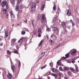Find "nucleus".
<instances>
[{
    "label": "nucleus",
    "mask_w": 79,
    "mask_h": 79,
    "mask_svg": "<svg viewBox=\"0 0 79 79\" xmlns=\"http://www.w3.org/2000/svg\"><path fill=\"white\" fill-rule=\"evenodd\" d=\"M69 54H67L65 55V56H66V58H69Z\"/></svg>",
    "instance_id": "nucleus-36"
},
{
    "label": "nucleus",
    "mask_w": 79,
    "mask_h": 79,
    "mask_svg": "<svg viewBox=\"0 0 79 79\" xmlns=\"http://www.w3.org/2000/svg\"><path fill=\"white\" fill-rule=\"evenodd\" d=\"M45 19V15L43 14L42 15V18L41 19V23H44Z\"/></svg>",
    "instance_id": "nucleus-5"
},
{
    "label": "nucleus",
    "mask_w": 79,
    "mask_h": 79,
    "mask_svg": "<svg viewBox=\"0 0 79 79\" xmlns=\"http://www.w3.org/2000/svg\"><path fill=\"white\" fill-rule=\"evenodd\" d=\"M51 29L50 28H48L46 29V31L48 32V31H50Z\"/></svg>",
    "instance_id": "nucleus-39"
},
{
    "label": "nucleus",
    "mask_w": 79,
    "mask_h": 79,
    "mask_svg": "<svg viewBox=\"0 0 79 79\" xmlns=\"http://www.w3.org/2000/svg\"><path fill=\"white\" fill-rule=\"evenodd\" d=\"M2 76H3V78H4V77H5V75H4V74H2Z\"/></svg>",
    "instance_id": "nucleus-63"
},
{
    "label": "nucleus",
    "mask_w": 79,
    "mask_h": 79,
    "mask_svg": "<svg viewBox=\"0 0 79 79\" xmlns=\"http://www.w3.org/2000/svg\"><path fill=\"white\" fill-rule=\"evenodd\" d=\"M52 70L54 73H56V72H57V70L54 68H53Z\"/></svg>",
    "instance_id": "nucleus-29"
},
{
    "label": "nucleus",
    "mask_w": 79,
    "mask_h": 79,
    "mask_svg": "<svg viewBox=\"0 0 79 79\" xmlns=\"http://www.w3.org/2000/svg\"><path fill=\"white\" fill-rule=\"evenodd\" d=\"M11 52L10 51V50H7V53L8 55H11Z\"/></svg>",
    "instance_id": "nucleus-16"
},
{
    "label": "nucleus",
    "mask_w": 79,
    "mask_h": 79,
    "mask_svg": "<svg viewBox=\"0 0 79 79\" xmlns=\"http://www.w3.org/2000/svg\"><path fill=\"white\" fill-rule=\"evenodd\" d=\"M45 67H46V66H44L43 67H41V69H44V68H45Z\"/></svg>",
    "instance_id": "nucleus-53"
},
{
    "label": "nucleus",
    "mask_w": 79,
    "mask_h": 79,
    "mask_svg": "<svg viewBox=\"0 0 79 79\" xmlns=\"http://www.w3.org/2000/svg\"><path fill=\"white\" fill-rule=\"evenodd\" d=\"M15 10L16 11H18L19 10V6H16L15 7Z\"/></svg>",
    "instance_id": "nucleus-23"
},
{
    "label": "nucleus",
    "mask_w": 79,
    "mask_h": 79,
    "mask_svg": "<svg viewBox=\"0 0 79 79\" xmlns=\"http://www.w3.org/2000/svg\"><path fill=\"white\" fill-rule=\"evenodd\" d=\"M76 71L77 72L79 71V70H78V69H77V68H76Z\"/></svg>",
    "instance_id": "nucleus-56"
},
{
    "label": "nucleus",
    "mask_w": 79,
    "mask_h": 79,
    "mask_svg": "<svg viewBox=\"0 0 79 79\" xmlns=\"http://www.w3.org/2000/svg\"><path fill=\"white\" fill-rule=\"evenodd\" d=\"M49 42L51 45H53V44H54V43L53 42V41L52 40H49Z\"/></svg>",
    "instance_id": "nucleus-22"
},
{
    "label": "nucleus",
    "mask_w": 79,
    "mask_h": 79,
    "mask_svg": "<svg viewBox=\"0 0 79 79\" xmlns=\"http://www.w3.org/2000/svg\"><path fill=\"white\" fill-rule=\"evenodd\" d=\"M10 2L12 4H15V1L14 0H10Z\"/></svg>",
    "instance_id": "nucleus-21"
},
{
    "label": "nucleus",
    "mask_w": 79,
    "mask_h": 79,
    "mask_svg": "<svg viewBox=\"0 0 79 79\" xmlns=\"http://www.w3.org/2000/svg\"><path fill=\"white\" fill-rule=\"evenodd\" d=\"M21 34L23 35H24V34H26V32H25V31H22Z\"/></svg>",
    "instance_id": "nucleus-35"
},
{
    "label": "nucleus",
    "mask_w": 79,
    "mask_h": 79,
    "mask_svg": "<svg viewBox=\"0 0 79 79\" xmlns=\"http://www.w3.org/2000/svg\"><path fill=\"white\" fill-rule=\"evenodd\" d=\"M38 34L39 37H41V34H42V30H41V28H39L38 30Z\"/></svg>",
    "instance_id": "nucleus-4"
},
{
    "label": "nucleus",
    "mask_w": 79,
    "mask_h": 79,
    "mask_svg": "<svg viewBox=\"0 0 79 79\" xmlns=\"http://www.w3.org/2000/svg\"><path fill=\"white\" fill-rule=\"evenodd\" d=\"M33 34L34 35L36 34V31H33Z\"/></svg>",
    "instance_id": "nucleus-52"
},
{
    "label": "nucleus",
    "mask_w": 79,
    "mask_h": 79,
    "mask_svg": "<svg viewBox=\"0 0 79 79\" xmlns=\"http://www.w3.org/2000/svg\"><path fill=\"white\" fill-rule=\"evenodd\" d=\"M30 6L31 7V11L33 13L35 12V3L34 2L31 3Z\"/></svg>",
    "instance_id": "nucleus-1"
},
{
    "label": "nucleus",
    "mask_w": 79,
    "mask_h": 79,
    "mask_svg": "<svg viewBox=\"0 0 79 79\" xmlns=\"http://www.w3.org/2000/svg\"><path fill=\"white\" fill-rule=\"evenodd\" d=\"M10 15L11 16V18H13L15 17V14L13 13V12L12 11H10Z\"/></svg>",
    "instance_id": "nucleus-7"
},
{
    "label": "nucleus",
    "mask_w": 79,
    "mask_h": 79,
    "mask_svg": "<svg viewBox=\"0 0 79 79\" xmlns=\"http://www.w3.org/2000/svg\"><path fill=\"white\" fill-rule=\"evenodd\" d=\"M49 64L51 67H53V63L51 62Z\"/></svg>",
    "instance_id": "nucleus-38"
},
{
    "label": "nucleus",
    "mask_w": 79,
    "mask_h": 79,
    "mask_svg": "<svg viewBox=\"0 0 79 79\" xmlns=\"http://www.w3.org/2000/svg\"><path fill=\"white\" fill-rule=\"evenodd\" d=\"M46 37L47 38V39H48V35H47L46 36Z\"/></svg>",
    "instance_id": "nucleus-57"
},
{
    "label": "nucleus",
    "mask_w": 79,
    "mask_h": 79,
    "mask_svg": "<svg viewBox=\"0 0 79 79\" xmlns=\"http://www.w3.org/2000/svg\"><path fill=\"white\" fill-rule=\"evenodd\" d=\"M3 39V37L2 36H0V41H1Z\"/></svg>",
    "instance_id": "nucleus-44"
},
{
    "label": "nucleus",
    "mask_w": 79,
    "mask_h": 79,
    "mask_svg": "<svg viewBox=\"0 0 79 79\" xmlns=\"http://www.w3.org/2000/svg\"><path fill=\"white\" fill-rule=\"evenodd\" d=\"M42 58V56H41V55L40 54L39 56V60H40V59H41V58Z\"/></svg>",
    "instance_id": "nucleus-42"
},
{
    "label": "nucleus",
    "mask_w": 79,
    "mask_h": 79,
    "mask_svg": "<svg viewBox=\"0 0 79 79\" xmlns=\"http://www.w3.org/2000/svg\"><path fill=\"white\" fill-rule=\"evenodd\" d=\"M68 32V31L66 30V29H64V30L62 31V34L63 35H65V34H66V33Z\"/></svg>",
    "instance_id": "nucleus-8"
},
{
    "label": "nucleus",
    "mask_w": 79,
    "mask_h": 79,
    "mask_svg": "<svg viewBox=\"0 0 79 79\" xmlns=\"http://www.w3.org/2000/svg\"><path fill=\"white\" fill-rule=\"evenodd\" d=\"M57 74L60 76H61V74H60V73L59 72H57Z\"/></svg>",
    "instance_id": "nucleus-37"
},
{
    "label": "nucleus",
    "mask_w": 79,
    "mask_h": 79,
    "mask_svg": "<svg viewBox=\"0 0 79 79\" xmlns=\"http://www.w3.org/2000/svg\"><path fill=\"white\" fill-rule=\"evenodd\" d=\"M51 74H52V73H51V72H48L47 74L48 75H50Z\"/></svg>",
    "instance_id": "nucleus-45"
},
{
    "label": "nucleus",
    "mask_w": 79,
    "mask_h": 79,
    "mask_svg": "<svg viewBox=\"0 0 79 79\" xmlns=\"http://www.w3.org/2000/svg\"><path fill=\"white\" fill-rule=\"evenodd\" d=\"M25 30L26 31H27V32H29V31L27 29V28H25Z\"/></svg>",
    "instance_id": "nucleus-48"
},
{
    "label": "nucleus",
    "mask_w": 79,
    "mask_h": 79,
    "mask_svg": "<svg viewBox=\"0 0 79 79\" xmlns=\"http://www.w3.org/2000/svg\"><path fill=\"white\" fill-rule=\"evenodd\" d=\"M54 19H55V21L57 19V16H54Z\"/></svg>",
    "instance_id": "nucleus-40"
},
{
    "label": "nucleus",
    "mask_w": 79,
    "mask_h": 79,
    "mask_svg": "<svg viewBox=\"0 0 79 79\" xmlns=\"http://www.w3.org/2000/svg\"><path fill=\"white\" fill-rule=\"evenodd\" d=\"M8 15H9L8 14H7L6 15V16H8Z\"/></svg>",
    "instance_id": "nucleus-64"
},
{
    "label": "nucleus",
    "mask_w": 79,
    "mask_h": 79,
    "mask_svg": "<svg viewBox=\"0 0 79 79\" xmlns=\"http://www.w3.org/2000/svg\"><path fill=\"white\" fill-rule=\"evenodd\" d=\"M3 43H2L1 44H0V46L2 47V46H3Z\"/></svg>",
    "instance_id": "nucleus-50"
},
{
    "label": "nucleus",
    "mask_w": 79,
    "mask_h": 79,
    "mask_svg": "<svg viewBox=\"0 0 79 79\" xmlns=\"http://www.w3.org/2000/svg\"><path fill=\"white\" fill-rule=\"evenodd\" d=\"M69 22L70 23H73L72 20H70L69 21Z\"/></svg>",
    "instance_id": "nucleus-60"
},
{
    "label": "nucleus",
    "mask_w": 79,
    "mask_h": 79,
    "mask_svg": "<svg viewBox=\"0 0 79 79\" xmlns=\"http://www.w3.org/2000/svg\"><path fill=\"white\" fill-rule=\"evenodd\" d=\"M40 55H41V56L42 58V57H43V56H44L45 55V52H42Z\"/></svg>",
    "instance_id": "nucleus-31"
},
{
    "label": "nucleus",
    "mask_w": 79,
    "mask_h": 79,
    "mask_svg": "<svg viewBox=\"0 0 79 79\" xmlns=\"http://www.w3.org/2000/svg\"><path fill=\"white\" fill-rule=\"evenodd\" d=\"M72 26H74V25H75V24L74 23H72Z\"/></svg>",
    "instance_id": "nucleus-62"
},
{
    "label": "nucleus",
    "mask_w": 79,
    "mask_h": 79,
    "mask_svg": "<svg viewBox=\"0 0 79 79\" xmlns=\"http://www.w3.org/2000/svg\"><path fill=\"white\" fill-rule=\"evenodd\" d=\"M65 14L67 16H70L71 15V13L68 10H66L65 11Z\"/></svg>",
    "instance_id": "nucleus-3"
},
{
    "label": "nucleus",
    "mask_w": 79,
    "mask_h": 79,
    "mask_svg": "<svg viewBox=\"0 0 79 79\" xmlns=\"http://www.w3.org/2000/svg\"><path fill=\"white\" fill-rule=\"evenodd\" d=\"M64 79H68V77H65L64 78Z\"/></svg>",
    "instance_id": "nucleus-59"
},
{
    "label": "nucleus",
    "mask_w": 79,
    "mask_h": 79,
    "mask_svg": "<svg viewBox=\"0 0 79 79\" xmlns=\"http://www.w3.org/2000/svg\"><path fill=\"white\" fill-rule=\"evenodd\" d=\"M14 53H16V54H18V51L16 50H15L14 52Z\"/></svg>",
    "instance_id": "nucleus-33"
},
{
    "label": "nucleus",
    "mask_w": 79,
    "mask_h": 79,
    "mask_svg": "<svg viewBox=\"0 0 79 79\" xmlns=\"http://www.w3.org/2000/svg\"><path fill=\"white\" fill-rule=\"evenodd\" d=\"M59 69L60 71H63V69L62 68V67H60Z\"/></svg>",
    "instance_id": "nucleus-46"
},
{
    "label": "nucleus",
    "mask_w": 79,
    "mask_h": 79,
    "mask_svg": "<svg viewBox=\"0 0 79 79\" xmlns=\"http://www.w3.org/2000/svg\"><path fill=\"white\" fill-rule=\"evenodd\" d=\"M7 12V10L6 9H4L3 10V13H4V14H5Z\"/></svg>",
    "instance_id": "nucleus-28"
},
{
    "label": "nucleus",
    "mask_w": 79,
    "mask_h": 79,
    "mask_svg": "<svg viewBox=\"0 0 79 79\" xmlns=\"http://www.w3.org/2000/svg\"><path fill=\"white\" fill-rule=\"evenodd\" d=\"M7 77H8L9 79H11L12 75H11V74L8 73V74L7 75Z\"/></svg>",
    "instance_id": "nucleus-13"
},
{
    "label": "nucleus",
    "mask_w": 79,
    "mask_h": 79,
    "mask_svg": "<svg viewBox=\"0 0 79 79\" xmlns=\"http://www.w3.org/2000/svg\"><path fill=\"white\" fill-rule=\"evenodd\" d=\"M72 63H75V61L74 60H72Z\"/></svg>",
    "instance_id": "nucleus-54"
},
{
    "label": "nucleus",
    "mask_w": 79,
    "mask_h": 79,
    "mask_svg": "<svg viewBox=\"0 0 79 79\" xmlns=\"http://www.w3.org/2000/svg\"><path fill=\"white\" fill-rule=\"evenodd\" d=\"M58 64L59 66H63V64L61 63V61L59 60L57 62V65Z\"/></svg>",
    "instance_id": "nucleus-9"
},
{
    "label": "nucleus",
    "mask_w": 79,
    "mask_h": 79,
    "mask_svg": "<svg viewBox=\"0 0 79 79\" xmlns=\"http://www.w3.org/2000/svg\"><path fill=\"white\" fill-rule=\"evenodd\" d=\"M43 42H44V41L43 40H41L40 43L38 44V46H39V47H40V46L41 45H42V44H43Z\"/></svg>",
    "instance_id": "nucleus-18"
},
{
    "label": "nucleus",
    "mask_w": 79,
    "mask_h": 79,
    "mask_svg": "<svg viewBox=\"0 0 79 79\" xmlns=\"http://www.w3.org/2000/svg\"><path fill=\"white\" fill-rule=\"evenodd\" d=\"M67 74H68L69 76H72V72H67Z\"/></svg>",
    "instance_id": "nucleus-17"
},
{
    "label": "nucleus",
    "mask_w": 79,
    "mask_h": 79,
    "mask_svg": "<svg viewBox=\"0 0 79 79\" xmlns=\"http://www.w3.org/2000/svg\"><path fill=\"white\" fill-rule=\"evenodd\" d=\"M19 63L18 67L19 68H20V67L21 66V63L20 62V61H19Z\"/></svg>",
    "instance_id": "nucleus-41"
},
{
    "label": "nucleus",
    "mask_w": 79,
    "mask_h": 79,
    "mask_svg": "<svg viewBox=\"0 0 79 79\" xmlns=\"http://www.w3.org/2000/svg\"><path fill=\"white\" fill-rule=\"evenodd\" d=\"M12 63L11 62V69L13 72L15 71V67L14 65L12 66Z\"/></svg>",
    "instance_id": "nucleus-10"
},
{
    "label": "nucleus",
    "mask_w": 79,
    "mask_h": 79,
    "mask_svg": "<svg viewBox=\"0 0 79 79\" xmlns=\"http://www.w3.org/2000/svg\"><path fill=\"white\" fill-rule=\"evenodd\" d=\"M45 4H44L42 5V6H41V9L42 10H44V8H45Z\"/></svg>",
    "instance_id": "nucleus-14"
},
{
    "label": "nucleus",
    "mask_w": 79,
    "mask_h": 79,
    "mask_svg": "<svg viewBox=\"0 0 79 79\" xmlns=\"http://www.w3.org/2000/svg\"><path fill=\"white\" fill-rule=\"evenodd\" d=\"M69 69V68L67 67H65L64 68V71H66L67 70H68Z\"/></svg>",
    "instance_id": "nucleus-27"
},
{
    "label": "nucleus",
    "mask_w": 79,
    "mask_h": 79,
    "mask_svg": "<svg viewBox=\"0 0 79 79\" xmlns=\"http://www.w3.org/2000/svg\"><path fill=\"white\" fill-rule=\"evenodd\" d=\"M53 29L54 31H58V28L55 27H53Z\"/></svg>",
    "instance_id": "nucleus-24"
},
{
    "label": "nucleus",
    "mask_w": 79,
    "mask_h": 79,
    "mask_svg": "<svg viewBox=\"0 0 79 79\" xmlns=\"http://www.w3.org/2000/svg\"><path fill=\"white\" fill-rule=\"evenodd\" d=\"M61 25L63 27H64L65 25V22H61Z\"/></svg>",
    "instance_id": "nucleus-25"
},
{
    "label": "nucleus",
    "mask_w": 79,
    "mask_h": 79,
    "mask_svg": "<svg viewBox=\"0 0 79 79\" xmlns=\"http://www.w3.org/2000/svg\"><path fill=\"white\" fill-rule=\"evenodd\" d=\"M18 10L19 13H21V12H22V9H21V8L19 9Z\"/></svg>",
    "instance_id": "nucleus-34"
},
{
    "label": "nucleus",
    "mask_w": 79,
    "mask_h": 79,
    "mask_svg": "<svg viewBox=\"0 0 79 79\" xmlns=\"http://www.w3.org/2000/svg\"><path fill=\"white\" fill-rule=\"evenodd\" d=\"M67 62H68V63H71V60H68V61H67Z\"/></svg>",
    "instance_id": "nucleus-55"
},
{
    "label": "nucleus",
    "mask_w": 79,
    "mask_h": 79,
    "mask_svg": "<svg viewBox=\"0 0 79 79\" xmlns=\"http://www.w3.org/2000/svg\"><path fill=\"white\" fill-rule=\"evenodd\" d=\"M70 52H72L71 53V55H74L76 53V50L75 49H73L70 51Z\"/></svg>",
    "instance_id": "nucleus-6"
},
{
    "label": "nucleus",
    "mask_w": 79,
    "mask_h": 79,
    "mask_svg": "<svg viewBox=\"0 0 79 79\" xmlns=\"http://www.w3.org/2000/svg\"><path fill=\"white\" fill-rule=\"evenodd\" d=\"M40 55H41V56L42 58V57H43V56H44L45 55V52H42Z\"/></svg>",
    "instance_id": "nucleus-30"
},
{
    "label": "nucleus",
    "mask_w": 79,
    "mask_h": 79,
    "mask_svg": "<svg viewBox=\"0 0 79 79\" xmlns=\"http://www.w3.org/2000/svg\"><path fill=\"white\" fill-rule=\"evenodd\" d=\"M53 8V10L54 11H55L56 10V6H55V4H54V6Z\"/></svg>",
    "instance_id": "nucleus-26"
},
{
    "label": "nucleus",
    "mask_w": 79,
    "mask_h": 79,
    "mask_svg": "<svg viewBox=\"0 0 79 79\" xmlns=\"http://www.w3.org/2000/svg\"><path fill=\"white\" fill-rule=\"evenodd\" d=\"M19 43H20V44H22L23 42V38H20V40L18 41Z\"/></svg>",
    "instance_id": "nucleus-19"
},
{
    "label": "nucleus",
    "mask_w": 79,
    "mask_h": 79,
    "mask_svg": "<svg viewBox=\"0 0 79 79\" xmlns=\"http://www.w3.org/2000/svg\"><path fill=\"white\" fill-rule=\"evenodd\" d=\"M51 75L53 76H54V77H56L57 76V75L55 73H52Z\"/></svg>",
    "instance_id": "nucleus-32"
},
{
    "label": "nucleus",
    "mask_w": 79,
    "mask_h": 79,
    "mask_svg": "<svg viewBox=\"0 0 79 79\" xmlns=\"http://www.w3.org/2000/svg\"><path fill=\"white\" fill-rule=\"evenodd\" d=\"M55 21H56V20H55V19H54L53 20V23H55Z\"/></svg>",
    "instance_id": "nucleus-61"
},
{
    "label": "nucleus",
    "mask_w": 79,
    "mask_h": 79,
    "mask_svg": "<svg viewBox=\"0 0 79 79\" xmlns=\"http://www.w3.org/2000/svg\"><path fill=\"white\" fill-rule=\"evenodd\" d=\"M1 5L2 7H4L6 5V7L7 9L8 8V4L7 1H2Z\"/></svg>",
    "instance_id": "nucleus-2"
},
{
    "label": "nucleus",
    "mask_w": 79,
    "mask_h": 79,
    "mask_svg": "<svg viewBox=\"0 0 79 79\" xmlns=\"http://www.w3.org/2000/svg\"><path fill=\"white\" fill-rule=\"evenodd\" d=\"M16 39L15 38L12 39L11 40L12 44L14 45V44H15V42H16Z\"/></svg>",
    "instance_id": "nucleus-12"
},
{
    "label": "nucleus",
    "mask_w": 79,
    "mask_h": 79,
    "mask_svg": "<svg viewBox=\"0 0 79 79\" xmlns=\"http://www.w3.org/2000/svg\"><path fill=\"white\" fill-rule=\"evenodd\" d=\"M51 37H52V39L54 40H56V36L55 35H51Z\"/></svg>",
    "instance_id": "nucleus-11"
},
{
    "label": "nucleus",
    "mask_w": 79,
    "mask_h": 79,
    "mask_svg": "<svg viewBox=\"0 0 79 79\" xmlns=\"http://www.w3.org/2000/svg\"><path fill=\"white\" fill-rule=\"evenodd\" d=\"M59 12H60V8L58 7L57 9V13H59Z\"/></svg>",
    "instance_id": "nucleus-49"
},
{
    "label": "nucleus",
    "mask_w": 79,
    "mask_h": 79,
    "mask_svg": "<svg viewBox=\"0 0 79 79\" xmlns=\"http://www.w3.org/2000/svg\"><path fill=\"white\" fill-rule=\"evenodd\" d=\"M32 23L33 25V27H34V22L33 21H32Z\"/></svg>",
    "instance_id": "nucleus-47"
},
{
    "label": "nucleus",
    "mask_w": 79,
    "mask_h": 79,
    "mask_svg": "<svg viewBox=\"0 0 79 79\" xmlns=\"http://www.w3.org/2000/svg\"><path fill=\"white\" fill-rule=\"evenodd\" d=\"M39 0H37L36 1V3L37 4V3H39Z\"/></svg>",
    "instance_id": "nucleus-58"
},
{
    "label": "nucleus",
    "mask_w": 79,
    "mask_h": 79,
    "mask_svg": "<svg viewBox=\"0 0 79 79\" xmlns=\"http://www.w3.org/2000/svg\"><path fill=\"white\" fill-rule=\"evenodd\" d=\"M22 2V0H17V3L18 5H19L20 3Z\"/></svg>",
    "instance_id": "nucleus-20"
},
{
    "label": "nucleus",
    "mask_w": 79,
    "mask_h": 79,
    "mask_svg": "<svg viewBox=\"0 0 79 79\" xmlns=\"http://www.w3.org/2000/svg\"><path fill=\"white\" fill-rule=\"evenodd\" d=\"M8 36V32L6 31L5 32V37H7Z\"/></svg>",
    "instance_id": "nucleus-15"
},
{
    "label": "nucleus",
    "mask_w": 79,
    "mask_h": 79,
    "mask_svg": "<svg viewBox=\"0 0 79 79\" xmlns=\"http://www.w3.org/2000/svg\"><path fill=\"white\" fill-rule=\"evenodd\" d=\"M70 69H71V71H74V68H73L72 67H70Z\"/></svg>",
    "instance_id": "nucleus-43"
},
{
    "label": "nucleus",
    "mask_w": 79,
    "mask_h": 79,
    "mask_svg": "<svg viewBox=\"0 0 79 79\" xmlns=\"http://www.w3.org/2000/svg\"><path fill=\"white\" fill-rule=\"evenodd\" d=\"M66 58L64 57H62V60H66Z\"/></svg>",
    "instance_id": "nucleus-51"
}]
</instances>
